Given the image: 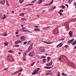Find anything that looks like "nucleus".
<instances>
[{"instance_id":"obj_46","label":"nucleus","mask_w":76,"mask_h":76,"mask_svg":"<svg viewBox=\"0 0 76 76\" xmlns=\"http://www.w3.org/2000/svg\"><path fill=\"white\" fill-rule=\"evenodd\" d=\"M19 72H20V71H16V73H19Z\"/></svg>"},{"instance_id":"obj_62","label":"nucleus","mask_w":76,"mask_h":76,"mask_svg":"<svg viewBox=\"0 0 76 76\" xmlns=\"http://www.w3.org/2000/svg\"><path fill=\"white\" fill-rule=\"evenodd\" d=\"M11 13H14V11H12Z\"/></svg>"},{"instance_id":"obj_56","label":"nucleus","mask_w":76,"mask_h":76,"mask_svg":"<svg viewBox=\"0 0 76 76\" xmlns=\"http://www.w3.org/2000/svg\"><path fill=\"white\" fill-rule=\"evenodd\" d=\"M35 2V1H33L32 2V3H34Z\"/></svg>"},{"instance_id":"obj_34","label":"nucleus","mask_w":76,"mask_h":76,"mask_svg":"<svg viewBox=\"0 0 76 76\" xmlns=\"http://www.w3.org/2000/svg\"><path fill=\"white\" fill-rule=\"evenodd\" d=\"M45 57H46V56H42L41 57V58H45Z\"/></svg>"},{"instance_id":"obj_41","label":"nucleus","mask_w":76,"mask_h":76,"mask_svg":"<svg viewBox=\"0 0 76 76\" xmlns=\"http://www.w3.org/2000/svg\"><path fill=\"white\" fill-rule=\"evenodd\" d=\"M23 70V69L21 68L20 70H19V71H20V72H22V71Z\"/></svg>"},{"instance_id":"obj_3","label":"nucleus","mask_w":76,"mask_h":76,"mask_svg":"<svg viewBox=\"0 0 76 76\" xmlns=\"http://www.w3.org/2000/svg\"><path fill=\"white\" fill-rule=\"evenodd\" d=\"M29 55L30 57H34L35 56V53L34 52V51H31L30 53H29Z\"/></svg>"},{"instance_id":"obj_23","label":"nucleus","mask_w":76,"mask_h":76,"mask_svg":"<svg viewBox=\"0 0 76 76\" xmlns=\"http://www.w3.org/2000/svg\"><path fill=\"white\" fill-rule=\"evenodd\" d=\"M46 61H47V60L46 61V59L45 58L43 60V61L44 62V63H45V62H46Z\"/></svg>"},{"instance_id":"obj_50","label":"nucleus","mask_w":76,"mask_h":76,"mask_svg":"<svg viewBox=\"0 0 76 76\" xmlns=\"http://www.w3.org/2000/svg\"><path fill=\"white\" fill-rule=\"evenodd\" d=\"M13 75H15V74H17V73H16V72H15L14 73H13Z\"/></svg>"},{"instance_id":"obj_1","label":"nucleus","mask_w":76,"mask_h":76,"mask_svg":"<svg viewBox=\"0 0 76 76\" xmlns=\"http://www.w3.org/2000/svg\"><path fill=\"white\" fill-rule=\"evenodd\" d=\"M32 44H33V43H32L29 46V47L28 48V49L27 50L26 52H25V53L26 54V55L27 54V53L31 50V49H32Z\"/></svg>"},{"instance_id":"obj_49","label":"nucleus","mask_w":76,"mask_h":76,"mask_svg":"<svg viewBox=\"0 0 76 76\" xmlns=\"http://www.w3.org/2000/svg\"><path fill=\"white\" fill-rule=\"evenodd\" d=\"M34 26L35 28H38V26Z\"/></svg>"},{"instance_id":"obj_9","label":"nucleus","mask_w":76,"mask_h":76,"mask_svg":"<svg viewBox=\"0 0 76 76\" xmlns=\"http://www.w3.org/2000/svg\"><path fill=\"white\" fill-rule=\"evenodd\" d=\"M45 68L46 69H51L52 67H53V65L51 67H48V66H45Z\"/></svg>"},{"instance_id":"obj_53","label":"nucleus","mask_w":76,"mask_h":76,"mask_svg":"<svg viewBox=\"0 0 76 76\" xmlns=\"http://www.w3.org/2000/svg\"><path fill=\"white\" fill-rule=\"evenodd\" d=\"M21 75V72H20V73H19L18 74V76H19V75Z\"/></svg>"},{"instance_id":"obj_40","label":"nucleus","mask_w":76,"mask_h":76,"mask_svg":"<svg viewBox=\"0 0 76 76\" xmlns=\"http://www.w3.org/2000/svg\"><path fill=\"white\" fill-rule=\"evenodd\" d=\"M60 12H63V10H59Z\"/></svg>"},{"instance_id":"obj_32","label":"nucleus","mask_w":76,"mask_h":76,"mask_svg":"<svg viewBox=\"0 0 76 76\" xmlns=\"http://www.w3.org/2000/svg\"><path fill=\"white\" fill-rule=\"evenodd\" d=\"M66 48H68V47H69V45H65L64 46Z\"/></svg>"},{"instance_id":"obj_27","label":"nucleus","mask_w":76,"mask_h":76,"mask_svg":"<svg viewBox=\"0 0 76 76\" xmlns=\"http://www.w3.org/2000/svg\"><path fill=\"white\" fill-rule=\"evenodd\" d=\"M3 36H4L5 37H6L7 36V33H5L3 35Z\"/></svg>"},{"instance_id":"obj_39","label":"nucleus","mask_w":76,"mask_h":76,"mask_svg":"<svg viewBox=\"0 0 76 76\" xmlns=\"http://www.w3.org/2000/svg\"><path fill=\"white\" fill-rule=\"evenodd\" d=\"M35 64V62H34L32 64H31V66H34V65Z\"/></svg>"},{"instance_id":"obj_35","label":"nucleus","mask_w":76,"mask_h":76,"mask_svg":"<svg viewBox=\"0 0 76 76\" xmlns=\"http://www.w3.org/2000/svg\"><path fill=\"white\" fill-rule=\"evenodd\" d=\"M0 18H1V19H3V16L1 15H1H0Z\"/></svg>"},{"instance_id":"obj_38","label":"nucleus","mask_w":76,"mask_h":76,"mask_svg":"<svg viewBox=\"0 0 76 76\" xmlns=\"http://www.w3.org/2000/svg\"><path fill=\"white\" fill-rule=\"evenodd\" d=\"M19 45H15L14 46L15 47H19Z\"/></svg>"},{"instance_id":"obj_11","label":"nucleus","mask_w":76,"mask_h":76,"mask_svg":"<svg viewBox=\"0 0 76 76\" xmlns=\"http://www.w3.org/2000/svg\"><path fill=\"white\" fill-rule=\"evenodd\" d=\"M11 58H12V57L10 56H9L8 57V60H10Z\"/></svg>"},{"instance_id":"obj_57","label":"nucleus","mask_w":76,"mask_h":76,"mask_svg":"<svg viewBox=\"0 0 76 76\" xmlns=\"http://www.w3.org/2000/svg\"><path fill=\"white\" fill-rule=\"evenodd\" d=\"M68 75L67 74H64V76H66V75Z\"/></svg>"},{"instance_id":"obj_64","label":"nucleus","mask_w":76,"mask_h":76,"mask_svg":"<svg viewBox=\"0 0 76 76\" xmlns=\"http://www.w3.org/2000/svg\"><path fill=\"white\" fill-rule=\"evenodd\" d=\"M74 5H76V1L74 3Z\"/></svg>"},{"instance_id":"obj_26","label":"nucleus","mask_w":76,"mask_h":76,"mask_svg":"<svg viewBox=\"0 0 76 76\" xmlns=\"http://www.w3.org/2000/svg\"><path fill=\"white\" fill-rule=\"evenodd\" d=\"M73 1V0H69L68 1V3H72V1Z\"/></svg>"},{"instance_id":"obj_14","label":"nucleus","mask_w":76,"mask_h":76,"mask_svg":"<svg viewBox=\"0 0 76 76\" xmlns=\"http://www.w3.org/2000/svg\"><path fill=\"white\" fill-rule=\"evenodd\" d=\"M0 3L2 4H4V3H5V0H4L3 1H1Z\"/></svg>"},{"instance_id":"obj_48","label":"nucleus","mask_w":76,"mask_h":76,"mask_svg":"<svg viewBox=\"0 0 76 76\" xmlns=\"http://www.w3.org/2000/svg\"><path fill=\"white\" fill-rule=\"evenodd\" d=\"M18 33H19V31H17V32H15V34H18Z\"/></svg>"},{"instance_id":"obj_18","label":"nucleus","mask_w":76,"mask_h":76,"mask_svg":"<svg viewBox=\"0 0 76 76\" xmlns=\"http://www.w3.org/2000/svg\"><path fill=\"white\" fill-rule=\"evenodd\" d=\"M24 0H20L19 1L20 3V4L22 3H23V1H24Z\"/></svg>"},{"instance_id":"obj_60","label":"nucleus","mask_w":76,"mask_h":76,"mask_svg":"<svg viewBox=\"0 0 76 76\" xmlns=\"http://www.w3.org/2000/svg\"><path fill=\"white\" fill-rule=\"evenodd\" d=\"M7 0V1H7L6 3H7V4L9 3L8 2H7V0Z\"/></svg>"},{"instance_id":"obj_36","label":"nucleus","mask_w":76,"mask_h":76,"mask_svg":"<svg viewBox=\"0 0 76 76\" xmlns=\"http://www.w3.org/2000/svg\"><path fill=\"white\" fill-rule=\"evenodd\" d=\"M36 69L37 71V72H38V70H40V68H38Z\"/></svg>"},{"instance_id":"obj_33","label":"nucleus","mask_w":76,"mask_h":76,"mask_svg":"<svg viewBox=\"0 0 76 76\" xmlns=\"http://www.w3.org/2000/svg\"><path fill=\"white\" fill-rule=\"evenodd\" d=\"M61 7L62 9H64V8H65V6H64L63 5L61 6Z\"/></svg>"},{"instance_id":"obj_5","label":"nucleus","mask_w":76,"mask_h":76,"mask_svg":"<svg viewBox=\"0 0 76 76\" xmlns=\"http://www.w3.org/2000/svg\"><path fill=\"white\" fill-rule=\"evenodd\" d=\"M63 43L62 42L60 43L59 44L57 45V48H59V47H61V46L63 45Z\"/></svg>"},{"instance_id":"obj_12","label":"nucleus","mask_w":76,"mask_h":76,"mask_svg":"<svg viewBox=\"0 0 76 76\" xmlns=\"http://www.w3.org/2000/svg\"><path fill=\"white\" fill-rule=\"evenodd\" d=\"M53 64V63H51V64H50V63H48L46 64V65L47 66H51V65Z\"/></svg>"},{"instance_id":"obj_4","label":"nucleus","mask_w":76,"mask_h":76,"mask_svg":"<svg viewBox=\"0 0 76 76\" xmlns=\"http://www.w3.org/2000/svg\"><path fill=\"white\" fill-rule=\"evenodd\" d=\"M69 35H70V37L72 38V37H73V32H72V31H71L70 32H69Z\"/></svg>"},{"instance_id":"obj_42","label":"nucleus","mask_w":76,"mask_h":76,"mask_svg":"<svg viewBox=\"0 0 76 76\" xmlns=\"http://www.w3.org/2000/svg\"><path fill=\"white\" fill-rule=\"evenodd\" d=\"M15 44H18V41L15 42Z\"/></svg>"},{"instance_id":"obj_13","label":"nucleus","mask_w":76,"mask_h":76,"mask_svg":"<svg viewBox=\"0 0 76 76\" xmlns=\"http://www.w3.org/2000/svg\"><path fill=\"white\" fill-rule=\"evenodd\" d=\"M34 31H40V30L39 28H36L34 29Z\"/></svg>"},{"instance_id":"obj_59","label":"nucleus","mask_w":76,"mask_h":76,"mask_svg":"<svg viewBox=\"0 0 76 76\" xmlns=\"http://www.w3.org/2000/svg\"><path fill=\"white\" fill-rule=\"evenodd\" d=\"M59 60H62V59L61 58H59Z\"/></svg>"},{"instance_id":"obj_58","label":"nucleus","mask_w":76,"mask_h":76,"mask_svg":"<svg viewBox=\"0 0 76 76\" xmlns=\"http://www.w3.org/2000/svg\"><path fill=\"white\" fill-rule=\"evenodd\" d=\"M60 15H63V14L62 13H60Z\"/></svg>"},{"instance_id":"obj_55","label":"nucleus","mask_w":76,"mask_h":76,"mask_svg":"<svg viewBox=\"0 0 76 76\" xmlns=\"http://www.w3.org/2000/svg\"><path fill=\"white\" fill-rule=\"evenodd\" d=\"M23 61H26V59H25V58H24L23 59Z\"/></svg>"},{"instance_id":"obj_6","label":"nucleus","mask_w":76,"mask_h":76,"mask_svg":"<svg viewBox=\"0 0 76 76\" xmlns=\"http://www.w3.org/2000/svg\"><path fill=\"white\" fill-rule=\"evenodd\" d=\"M21 39V41H25V37L23 36H22L20 37Z\"/></svg>"},{"instance_id":"obj_8","label":"nucleus","mask_w":76,"mask_h":76,"mask_svg":"<svg viewBox=\"0 0 76 76\" xmlns=\"http://www.w3.org/2000/svg\"><path fill=\"white\" fill-rule=\"evenodd\" d=\"M74 40V39H72L68 41L67 42L68 44H70L71 42H72Z\"/></svg>"},{"instance_id":"obj_19","label":"nucleus","mask_w":76,"mask_h":76,"mask_svg":"<svg viewBox=\"0 0 76 76\" xmlns=\"http://www.w3.org/2000/svg\"><path fill=\"white\" fill-rule=\"evenodd\" d=\"M50 60V57H48L47 58V59L46 61H49Z\"/></svg>"},{"instance_id":"obj_20","label":"nucleus","mask_w":76,"mask_h":76,"mask_svg":"<svg viewBox=\"0 0 76 76\" xmlns=\"http://www.w3.org/2000/svg\"><path fill=\"white\" fill-rule=\"evenodd\" d=\"M4 44H5V46H7V45H8V44H9V43H8V42H7V43L4 42Z\"/></svg>"},{"instance_id":"obj_29","label":"nucleus","mask_w":76,"mask_h":76,"mask_svg":"<svg viewBox=\"0 0 76 76\" xmlns=\"http://www.w3.org/2000/svg\"><path fill=\"white\" fill-rule=\"evenodd\" d=\"M4 17H3V19H5L6 18V15H3Z\"/></svg>"},{"instance_id":"obj_30","label":"nucleus","mask_w":76,"mask_h":76,"mask_svg":"<svg viewBox=\"0 0 76 76\" xmlns=\"http://www.w3.org/2000/svg\"><path fill=\"white\" fill-rule=\"evenodd\" d=\"M9 53H13V51L11 50H10V51H8Z\"/></svg>"},{"instance_id":"obj_51","label":"nucleus","mask_w":76,"mask_h":76,"mask_svg":"<svg viewBox=\"0 0 76 76\" xmlns=\"http://www.w3.org/2000/svg\"><path fill=\"white\" fill-rule=\"evenodd\" d=\"M28 5H29V6H30L31 5H32V4H29L28 5H26V6H28Z\"/></svg>"},{"instance_id":"obj_61","label":"nucleus","mask_w":76,"mask_h":76,"mask_svg":"<svg viewBox=\"0 0 76 76\" xmlns=\"http://www.w3.org/2000/svg\"><path fill=\"white\" fill-rule=\"evenodd\" d=\"M24 25H21V26H22V27H23V26Z\"/></svg>"},{"instance_id":"obj_17","label":"nucleus","mask_w":76,"mask_h":76,"mask_svg":"<svg viewBox=\"0 0 76 76\" xmlns=\"http://www.w3.org/2000/svg\"><path fill=\"white\" fill-rule=\"evenodd\" d=\"M22 32H29V31L28 30H23Z\"/></svg>"},{"instance_id":"obj_24","label":"nucleus","mask_w":76,"mask_h":76,"mask_svg":"<svg viewBox=\"0 0 76 76\" xmlns=\"http://www.w3.org/2000/svg\"><path fill=\"white\" fill-rule=\"evenodd\" d=\"M42 1L41 0H40L38 2V4H41V3H42Z\"/></svg>"},{"instance_id":"obj_31","label":"nucleus","mask_w":76,"mask_h":76,"mask_svg":"<svg viewBox=\"0 0 76 76\" xmlns=\"http://www.w3.org/2000/svg\"><path fill=\"white\" fill-rule=\"evenodd\" d=\"M17 41L18 44H19V43H21V42H22V41L20 40H18Z\"/></svg>"},{"instance_id":"obj_54","label":"nucleus","mask_w":76,"mask_h":76,"mask_svg":"<svg viewBox=\"0 0 76 76\" xmlns=\"http://www.w3.org/2000/svg\"><path fill=\"white\" fill-rule=\"evenodd\" d=\"M37 17H39V16H40V15H37Z\"/></svg>"},{"instance_id":"obj_47","label":"nucleus","mask_w":76,"mask_h":76,"mask_svg":"<svg viewBox=\"0 0 76 76\" xmlns=\"http://www.w3.org/2000/svg\"><path fill=\"white\" fill-rule=\"evenodd\" d=\"M7 70V68H5L3 70Z\"/></svg>"},{"instance_id":"obj_21","label":"nucleus","mask_w":76,"mask_h":76,"mask_svg":"<svg viewBox=\"0 0 76 76\" xmlns=\"http://www.w3.org/2000/svg\"><path fill=\"white\" fill-rule=\"evenodd\" d=\"M56 7H52L51 9H52V10H54V9H56Z\"/></svg>"},{"instance_id":"obj_10","label":"nucleus","mask_w":76,"mask_h":76,"mask_svg":"<svg viewBox=\"0 0 76 76\" xmlns=\"http://www.w3.org/2000/svg\"><path fill=\"white\" fill-rule=\"evenodd\" d=\"M53 3V0H52L51 2H50L49 4H46L45 5L46 6H50V5H51L52 3Z\"/></svg>"},{"instance_id":"obj_22","label":"nucleus","mask_w":76,"mask_h":76,"mask_svg":"<svg viewBox=\"0 0 76 76\" xmlns=\"http://www.w3.org/2000/svg\"><path fill=\"white\" fill-rule=\"evenodd\" d=\"M42 42H44V43H45V44H49V42H45V41H42Z\"/></svg>"},{"instance_id":"obj_45","label":"nucleus","mask_w":76,"mask_h":76,"mask_svg":"<svg viewBox=\"0 0 76 76\" xmlns=\"http://www.w3.org/2000/svg\"><path fill=\"white\" fill-rule=\"evenodd\" d=\"M27 44V42H24L23 44Z\"/></svg>"},{"instance_id":"obj_63","label":"nucleus","mask_w":76,"mask_h":76,"mask_svg":"<svg viewBox=\"0 0 76 76\" xmlns=\"http://www.w3.org/2000/svg\"><path fill=\"white\" fill-rule=\"evenodd\" d=\"M7 6H9V4L8 3L7 4Z\"/></svg>"},{"instance_id":"obj_16","label":"nucleus","mask_w":76,"mask_h":76,"mask_svg":"<svg viewBox=\"0 0 76 76\" xmlns=\"http://www.w3.org/2000/svg\"><path fill=\"white\" fill-rule=\"evenodd\" d=\"M32 43V41L31 40L29 41L27 43V45H29V44H30Z\"/></svg>"},{"instance_id":"obj_52","label":"nucleus","mask_w":76,"mask_h":76,"mask_svg":"<svg viewBox=\"0 0 76 76\" xmlns=\"http://www.w3.org/2000/svg\"><path fill=\"white\" fill-rule=\"evenodd\" d=\"M64 73H62V75H63V76H64Z\"/></svg>"},{"instance_id":"obj_7","label":"nucleus","mask_w":76,"mask_h":76,"mask_svg":"<svg viewBox=\"0 0 76 76\" xmlns=\"http://www.w3.org/2000/svg\"><path fill=\"white\" fill-rule=\"evenodd\" d=\"M39 50L40 51H42V52L45 51V49H44V48L42 47L40 48Z\"/></svg>"},{"instance_id":"obj_15","label":"nucleus","mask_w":76,"mask_h":76,"mask_svg":"<svg viewBox=\"0 0 76 76\" xmlns=\"http://www.w3.org/2000/svg\"><path fill=\"white\" fill-rule=\"evenodd\" d=\"M50 27V26L44 28V30H47V29H49V28Z\"/></svg>"},{"instance_id":"obj_37","label":"nucleus","mask_w":76,"mask_h":76,"mask_svg":"<svg viewBox=\"0 0 76 76\" xmlns=\"http://www.w3.org/2000/svg\"><path fill=\"white\" fill-rule=\"evenodd\" d=\"M50 74H50L48 72L46 74V75H50Z\"/></svg>"},{"instance_id":"obj_28","label":"nucleus","mask_w":76,"mask_h":76,"mask_svg":"<svg viewBox=\"0 0 76 76\" xmlns=\"http://www.w3.org/2000/svg\"><path fill=\"white\" fill-rule=\"evenodd\" d=\"M10 61H14V60L12 58H11L10 60Z\"/></svg>"},{"instance_id":"obj_44","label":"nucleus","mask_w":76,"mask_h":76,"mask_svg":"<svg viewBox=\"0 0 76 76\" xmlns=\"http://www.w3.org/2000/svg\"><path fill=\"white\" fill-rule=\"evenodd\" d=\"M65 5L66 6H67V8L68 7H69V5H68V4H65Z\"/></svg>"},{"instance_id":"obj_43","label":"nucleus","mask_w":76,"mask_h":76,"mask_svg":"<svg viewBox=\"0 0 76 76\" xmlns=\"http://www.w3.org/2000/svg\"><path fill=\"white\" fill-rule=\"evenodd\" d=\"M52 10H52V8L50 9H49V11H50V12L52 11Z\"/></svg>"},{"instance_id":"obj_2","label":"nucleus","mask_w":76,"mask_h":76,"mask_svg":"<svg viewBox=\"0 0 76 76\" xmlns=\"http://www.w3.org/2000/svg\"><path fill=\"white\" fill-rule=\"evenodd\" d=\"M40 72H41L40 71L38 72L36 69L34 71L33 73H32V75H35L36 74H39Z\"/></svg>"},{"instance_id":"obj_25","label":"nucleus","mask_w":76,"mask_h":76,"mask_svg":"<svg viewBox=\"0 0 76 76\" xmlns=\"http://www.w3.org/2000/svg\"><path fill=\"white\" fill-rule=\"evenodd\" d=\"M20 16H24V14L23 13H22L20 14Z\"/></svg>"}]
</instances>
